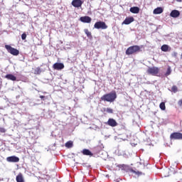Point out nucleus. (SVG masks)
<instances>
[{
    "mask_svg": "<svg viewBox=\"0 0 182 182\" xmlns=\"http://www.w3.org/2000/svg\"><path fill=\"white\" fill-rule=\"evenodd\" d=\"M16 181L17 182H25V179L23 178V175L22 173H18V176L16 177Z\"/></svg>",
    "mask_w": 182,
    "mask_h": 182,
    "instance_id": "obj_17",
    "label": "nucleus"
},
{
    "mask_svg": "<svg viewBox=\"0 0 182 182\" xmlns=\"http://www.w3.org/2000/svg\"><path fill=\"white\" fill-rule=\"evenodd\" d=\"M65 147H68V149H72L73 147V141H68L65 143Z\"/></svg>",
    "mask_w": 182,
    "mask_h": 182,
    "instance_id": "obj_20",
    "label": "nucleus"
},
{
    "mask_svg": "<svg viewBox=\"0 0 182 182\" xmlns=\"http://www.w3.org/2000/svg\"><path fill=\"white\" fill-rule=\"evenodd\" d=\"M160 14H163V8L157 7L154 10V15H160Z\"/></svg>",
    "mask_w": 182,
    "mask_h": 182,
    "instance_id": "obj_18",
    "label": "nucleus"
},
{
    "mask_svg": "<svg viewBox=\"0 0 182 182\" xmlns=\"http://www.w3.org/2000/svg\"><path fill=\"white\" fill-rule=\"evenodd\" d=\"M35 73H36V75H41V73H42V70H41L40 68H36V70H35Z\"/></svg>",
    "mask_w": 182,
    "mask_h": 182,
    "instance_id": "obj_26",
    "label": "nucleus"
},
{
    "mask_svg": "<svg viewBox=\"0 0 182 182\" xmlns=\"http://www.w3.org/2000/svg\"><path fill=\"white\" fill-rule=\"evenodd\" d=\"M95 29H107V25L104 21H97L95 23Z\"/></svg>",
    "mask_w": 182,
    "mask_h": 182,
    "instance_id": "obj_5",
    "label": "nucleus"
},
{
    "mask_svg": "<svg viewBox=\"0 0 182 182\" xmlns=\"http://www.w3.org/2000/svg\"><path fill=\"white\" fill-rule=\"evenodd\" d=\"M172 56H173L174 58H177V53L173 52Z\"/></svg>",
    "mask_w": 182,
    "mask_h": 182,
    "instance_id": "obj_32",
    "label": "nucleus"
},
{
    "mask_svg": "<svg viewBox=\"0 0 182 182\" xmlns=\"http://www.w3.org/2000/svg\"><path fill=\"white\" fill-rule=\"evenodd\" d=\"M4 181V178H2V179H0V181Z\"/></svg>",
    "mask_w": 182,
    "mask_h": 182,
    "instance_id": "obj_34",
    "label": "nucleus"
},
{
    "mask_svg": "<svg viewBox=\"0 0 182 182\" xmlns=\"http://www.w3.org/2000/svg\"><path fill=\"white\" fill-rule=\"evenodd\" d=\"M81 153L84 155V156H90V157L93 156V153H92V151H90V150L87 149H82V151H81Z\"/></svg>",
    "mask_w": 182,
    "mask_h": 182,
    "instance_id": "obj_13",
    "label": "nucleus"
},
{
    "mask_svg": "<svg viewBox=\"0 0 182 182\" xmlns=\"http://www.w3.org/2000/svg\"><path fill=\"white\" fill-rule=\"evenodd\" d=\"M5 48L9 53L13 55V56H18L19 55V50L9 45H6Z\"/></svg>",
    "mask_w": 182,
    "mask_h": 182,
    "instance_id": "obj_3",
    "label": "nucleus"
},
{
    "mask_svg": "<svg viewBox=\"0 0 182 182\" xmlns=\"http://www.w3.org/2000/svg\"><path fill=\"white\" fill-rule=\"evenodd\" d=\"M141 49L140 46H132L126 50L125 53L128 56L130 55H137L139 52H141Z\"/></svg>",
    "mask_w": 182,
    "mask_h": 182,
    "instance_id": "obj_2",
    "label": "nucleus"
},
{
    "mask_svg": "<svg viewBox=\"0 0 182 182\" xmlns=\"http://www.w3.org/2000/svg\"><path fill=\"white\" fill-rule=\"evenodd\" d=\"M80 21L83 22V23H90L92 22V18L87 16H82L80 18Z\"/></svg>",
    "mask_w": 182,
    "mask_h": 182,
    "instance_id": "obj_10",
    "label": "nucleus"
},
{
    "mask_svg": "<svg viewBox=\"0 0 182 182\" xmlns=\"http://www.w3.org/2000/svg\"><path fill=\"white\" fill-rule=\"evenodd\" d=\"M147 73L149 75H152V76H156V75L159 74V72H160V69L157 67H149L147 70Z\"/></svg>",
    "mask_w": 182,
    "mask_h": 182,
    "instance_id": "obj_4",
    "label": "nucleus"
},
{
    "mask_svg": "<svg viewBox=\"0 0 182 182\" xmlns=\"http://www.w3.org/2000/svg\"><path fill=\"white\" fill-rule=\"evenodd\" d=\"M171 92H173V93H177V92H178V88L177 87V86L173 85L171 87Z\"/></svg>",
    "mask_w": 182,
    "mask_h": 182,
    "instance_id": "obj_24",
    "label": "nucleus"
},
{
    "mask_svg": "<svg viewBox=\"0 0 182 182\" xmlns=\"http://www.w3.org/2000/svg\"><path fill=\"white\" fill-rule=\"evenodd\" d=\"M176 2H182V0H176Z\"/></svg>",
    "mask_w": 182,
    "mask_h": 182,
    "instance_id": "obj_33",
    "label": "nucleus"
},
{
    "mask_svg": "<svg viewBox=\"0 0 182 182\" xmlns=\"http://www.w3.org/2000/svg\"><path fill=\"white\" fill-rule=\"evenodd\" d=\"M71 4L74 8H80L83 5V1L82 0H73Z\"/></svg>",
    "mask_w": 182,
    "mask_h": 182,
    "instance_id": "obj_8",
    "label": "nucleus"
},
{
    "mask_svg": "<svg viewBox=\"0 0 182 182\" xmlns=\"http://www.w3.org/2000/svg\"><path fill=\"white\" fill-rule=\"evenodd\" d=\"M40 99H41V100H45V99H46V97H45L43 95H41Z\"/></svg>",
    "mask_w": 182,
    "mask_h": 182,
    "instance_id": "obj_30",
    "label": "nucleus"
},
{
    "mask_svg": "<svg viewBox=\"0 0 182 182\" xmlns=\"http://www.w3.org/2000/svg\"><path fill=\"white\" fill-rule=\"evenodd\" d=\"M171 48H170V46H168V45L166 44H164L161 47V50H162V52H168V50H170Z\"/></svg>",
    "mask_w": 182,
    "mask_h": 182,
    "instance_id": "obj_19",
    "label": "nucleus"
},
{
    "mask_svg": "<svg viewBox=\"0 0 182 182\" xmlns=\"http://www.w3.org/2000/svg\"><path fill=\"white\" fill-rule=\"evenodd\" d=\"M159 107L161 110H164L166 109V103L165 102H161L159 105Z\"/></svg>",
    "mask_w": 182,
    "mask_h": 182,
    "instance_id": "obj_25",
    "label": "nucleus"
},
{
    "mask_svg": "<svg viewBox=\"0 0 182 182\" xmlns=\"http://www.w3.org/2000/svg\"><path fill=\"white\" fill-rule=\"evenodd\" d=\"M117 99V94L116 91H112L108 94H105L100 97V102H109V103H112Z\"/></svg>",
    "mask_w": 182,
    "mask_h": 182,
    "instance_id": "obj_1",
    "label": "nucleus"
},
{
    "mask_svg": "<svg viewBox=\"0 0 182 182\" xmlns=\"http://www.w3.org/2000/svg\"><path fill=\"white\" fill-rule=\"evenodd\" d=\"M132 22H134V18L133 17H127L124 21L122 22V25H130Z\"/></svg>",
    "mask_w": 182,
    "mask_h": 182,
    "instance_id": "obj_12",
    "label": "nucleus"
},
{
    "mask_svg": "<svg viewBox=\"0 0 182 182\" xmlns=\"http://www.w3.org/2000/svg\"><path fill=\"white\" fill-rule=\"evenodd\" d=\"M170 16L171 18H178L180 16V11L178 10H173L170 14Z\"/></svg>",
    "mask_w": 182,
    "mask_h": 182,
    "instance_id": "obj_14",
    "label": "nucleus"
},
{
    "mask_svg": "<svg viewBox=\"0 0 182 182\" xmlns=\"http://www.w3.org/2000/svg\"><path fill=\"white\" fill-rule=\"evenodd\" d=\"M84 32H85V33L87 35V36L88 38H92V33H90V31L87 30V28H85V29L84 30Z\"/></svg>",
    "mask_w": 182,
    "mask_h": 182,
    "instance_id": "obj_22",
    "label": "nucleus"
},
{
    "mask_svg": "<svg viewBox=\"0 0 182 182\" xmlns=\"http://www.w3.org/2000/svg\"><path fill=\"white\" fill-rule=\"evenodd\" d=\"M107 113H113V109L112 108H107L106 109Z\"/></svg>",
    "mask_w": 182,
    "mask_h": 182,
    "instance_id": "obj_28",
    "label": "nucleus"
},
{
    "mask_svg": "<svg viewBox=\"0 0 182 182\" xmlns=\"http://www.w3.org/2000/svg\"><path fill=\"white\" fill-rule=\"evenodd\" d=\"M5 78L8 80H12L13 82H15L16 80V77L12 74H7L5 75Z\"/></svg>",
    "mask_w": 182,
    "mask_h": 182,
    "instance_id": "obj_15",
    "label": "nucleus"
},
{
    "mask_svg": "<svg viewBox=\"0 0 182 182\" xmlns=\"http://www.w3.org/2000/svg\"><path fill=\"white\" fill-rule=\"evenodd\" d=\"M9 163H18L19 161V157L16 156H11L6 158Z\"/></svg>",
    "mask_w": 182,
    "mask_h": 182,
    "instance_id": "obj_9",
    "label": "nucleus"
},
{
    "mask_svg": "<svg viewBox=\"0 0 182 182\" xmlns=\"http://www.w3.org/2000/svg\"><path fill=\"white\" fill-rule=\"evenodd\" d=\"M170 75H171V67L168 66L166 73H165V76H170Z\"/></svg>",
    "mask_w": 182,
    "mask_h": 182,
    "instance_id": "obj_21",
    "label": "nucleus"
},
{
    "mask_svg": "<svg viewBox=\"0 0 182 182\" xmlns=\"http://www.w3.org/2000/svg\"><path fill=\"white\" fill-rule=\"evenodd\" d=\"M171 140H182V133L181 132H173L170 135Z\"/></svg>",
    "mask_w": 182,
    "mask_h": 182,
    "instance_id": "obj_6",
    "label": "nucleus"
},
{
    "mask_svg": "<svg viewBox=\"0 0 182 182\" xmlns=\"http://www.w3.org/2000/svg\"><path fill=\"white\" fill-rule=\"evenodd\" d=\"M129 171L131 173H134V174H136V176H141V174H143V173H141L140 171H136L134 169H130Z\"/></svg>",
    "mask_w": 182,
    "mask_h": 182,
    "instance_id": "obj_23",
    "label": "nucleus"
},
{
    "mask_svg": "<svg viewBox=\"0 0 182 182\" xmlns=\"http://www.w3.org/2000/svg\"><path fill=\"white\" fill-rule=\"evenodd\" d=\"M107 124H108V126H110L111 127H116V126H117L118 124L114 119L109 118L107 122Z\"/></svg>",
    "mask_w": 182,
    "mask_h": 182,
    "instance_id": "obj_11",
    "label": "nucleus"
},
{
    "mask_svg": "<svg viewBox=\"0 0 182 182\" xmlns=\"http://www.w3.org/2000/svg\"><path fill=\"white\" fill-rule=\"evenodd\" d=\"M21 39H22V41H25V39H26V33H23L21 35Z\"/></svg>",
    "mask_w": 182,
    "mask_h": 182,
    "instance_id": "obj_27",
    "label": "nucleus"
},
{
    "mask_svg": "<svg viewBox=\"0 0 182 182\" xmlns=\"http://www.w3.org/2000/svg\"><path fill=\"white\" fill-rule=\"evenodd\" d=\"M129 11L132 14H139L140 12V8L137 6L131 7Z\"/></svg>",
    "mask_w": 182,
    "mask_h": 182,
    "instance_id": "obj_16",
    "label": "nucleus"
},
{
    "mask_svg": "<svg viewBox=\"0 0 182 182\" xmlns=\"http://www.w3.org/2000/svg\"><path fill=\"white\" fill-rule=\"evenodd\" d=\"M178 106H182V99L178 102Z\"/></svg>",
    "mask_w": 182,
    "mask_h": 182,
    "instance_id": "obj_31",
    "label": "nucleus"
},
{
    "mask_svg": "<svg viewBox=\"0 0 182 182\" xmlns=\"http://www.w3.org/2000/svg\"><path fill=\"white\" fill-rule=\"evenodd\" d=\"M6 129H5V128L0 127V133H6Z\"/></svg>",
    "mask_w": 182,
    "mask_h": 182,
    "instance_id": "obj_29",
    "label": "nucleus"
},
{
    "mask_svg": "<svg viewBox=\"0 0 182 182\" xmlns=\"http://www.w3.org/2000/svg\"><path fill=\"white\" fill-rule=\"evenodd\" d=\"M53 68L55 70H62V69H65V65L63 63H55L53 64Z\"/></svg>",
    "mask_w": 182,
    "mask_h": 182,
    "instance_id": "obj_7",
    "label": "nucleus"
}]
</instances>
